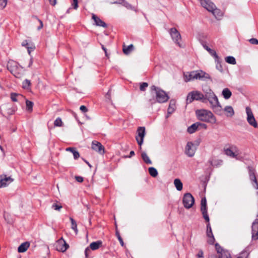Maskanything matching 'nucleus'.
Segmentation results:
<instances>
[{"label":"nucleus","instance_id":"obj_22","mask_svg":"<svg viewBox=\"0 0 258 258\" xmlns=\"http://www.w3.org/2000/svg\"><path fill=\"white\" fill-rule=\"evenodd\" d=\"M223 110L225 112V115L227 117H232L234 114V109L231 106H226Z\"/></svg>","mask_w":258,"mask_h":258},{"label":"nucleus","instance_id":"obj_2","mask_svg":"<svg viewBox=\"0 0 258 258\" xmlns=\"http://www.w3.org/2000/svg\"><path fill=\"white\" fill-rule=\"evenodd\" d=\"M151 91L154 97L149 100V102L151 105L157 102L159 103H165L169 99V96L165 91L155 85L151 87Z\"/></svg>","mask_w":258,"mask_h":258},{"label":"nucleus","instance_id":"obj_36","mask_svg":"<svg viewBox=\"0 0 258 258\" xmlns=\"http://www.w3.org/2000/svg\"><path fill=\"white\" fill-rule=\"evenodd\" d=\"M225 61L226 62L232 64H235L236 63V59L235 58L232 56H229L225 57Z\"/></svg>","mask_w":258,"mask_h":258},{"label":"nucleus","instance_id":"obj_1","mask_svg":"<svg viewBox=\"0 0 258 258\" xmlns=\"http://www.w3.org/2000/svg\"><path fill=\"white\" fill-rule=\"evenodd\" d=\"M204 101L205 103L207 101H209L211 108L216 114L219 115L222 114V106L219 102L218 97L211 89H209L205 92Z\"/></svg>","mask_w":258,"mask_h":258},{"label":"nucleus","instance_id":"obj_44","mask_svg":"<svg viewBox=\"0 0 258 258\" xmlns=\"http://www.w3.org/2000/svg\"><path fill=\"white\" fill-rule=\"evenodd\" d=\"M252 240L258 239V230H251Z\"/></svg>","mask_w":258,"mask_h":258},{"label":"nucleus","instance_id":"obj_12","mask_svg":"<svg viewBox=\"0 0 258 258\" xmlns=\"http://www.w3.org/2000/svg\"><path fill=\"white\" fill-rule=\"evenodd\" d=\"M192 78H194V80L196 79L205 81L206 79H210V75L202 70L192 71Z\"/></svg>","mask_w":258,"mask_h":258},{"label":"nucleus","instance_id":"obj_15","mask_svg":"<svg viewBox=\"0 0 258 258\" xmlns=\"http://www.w3.org/2000/svg\"><path fill=\"white\" fill-rule=\"evenodd\" d=\"M225 153L226 155L232 158H237L239 155V151L235 146H232L229 148L224 150Z\"/></svg>","mask_w":258,"mask_h":258},{"label":"nucleus","instance_id":"obj_59","mask_svg":"<svg viewBox=\"0 0 258 258\" xmlns=\"http://www.w3.org/2000/svg\"><path fill=\"white\" fill-rule=\"evenodd\" d=\"M90 248L89 247H87L85 250V254L86 257L88 256V252L90 251Z\"/></svg>","mask_w":258,"mask_h":258},{"label":"nucleus","instance_id":"obj_23","mask_svg":"<svg viewBox=\"0 0 258 258\" xmlns=\"http://www.w3.org/2000/svg\"><path fill=\"white\" fill-rule=\"evenodd\" d=\"M30 246V243L29 242H25L22 243L18 248V251L19 252H25L27 249L29 248Z\"/></svg>","mask_w":258,"mask_h":258},{"label":"nucleus","instance_id":"obj_62","mask_svg":"<svg viewBox=\"0 0 258 258\" xmlns=\"http://www.w3.org/2000/svg\"><path fill=\"white\" fill-rule=\"evenodd\" d=\"M49 2V3L52 6H55L56 4V0H48Z\"/></svg>","mask_w":258,"mask_h":258},{"label":"nucleus","instance_id":"obj_39","mask_svg":"<svg viewBox=\"0 0 258 258\" xmlns=\"http://www.w3.org/2000/svg\"><path fill=\"white\" fill-rule=\"evenodd\" d=\"M115 235H116L118 240H119L120 245L122 246H124V243L123 242V239L121 238V237L120 236L119 232L118 231V230L117 229V228H116Z\"/></svg>","mask_w":258,"mask_h":258},{"label":"nucleus","instance_id":"obj_16","mask_svg":"<svg viewBox=\"0 0 258 258\" xmlns=\"http://www.w3.org/2000/svg\"><path fill=\"white\" fill-rule=\"evenodd\" d=\"M91 148L93 150L98 152L101 155H103L105 153L104 147L98 141H93L92 142Z\"/></svg>","mask_w":258,"mask_h":258},{"label":"nucleus","instance_id":"obj_37","mask_svg":"<svg viewBox=\"0 0 258 258\" xmlns=\"http://www.w3.org/2000/svg\"><path fill=\"white\" fill-rule=\"evenodd\" d=\"M70 219L71 222L72 226L71 228L75 231V232L77 233L78 232L77 229V225L76 221L72 217L70 218Z\"/></svg>","mask_w":258,"mask_h":258},{"label":"nucleus","instance_id":"obj_19","mask_svg":"<svg viewBox=\"0 0 258 258\" xmlns=\"http://www.w3.org/2000/svg\"><path fill=\"white\" fill-rule=\"evenodd\" d=\"M92 19L94 21L95 24L96 26L102 27L103 28L107 27V24L94 14H92Z\"/></svg>","mask_w":258,"mask_h":258},{"label":"nucleus","instance_id":"obj_14","mask_svg":"<svg viewBox=\"0 0 258 258\" xmlns=\"http://www.w3.org/2000/svg\"><path fill=\"white\" fill-rule=\"evenodd\" d=\"M169 32L172 39L175 42V43H176L179 47H181V45L179 41L181 40V37L180 34L177 31V30L175 28H172L170 29Z\"/></svg>","mask_w":258,"mask_h":258},{"label":"nucleus","instance_id":"obj_11","mask_svg":"<svg viewBox=\"0 0 258 258\" xmlns=\"http://www.w3.org/2000/svg\"><path fill=\"white\" fill-rule=\"evenodd\" d=\"M137 135L136 137V140L141 149L144 139L146 135V129L144 126H140L138 128L137 131Z\"/></svg>","mask_w":258,"mask_h":258},{"label":"nucleus","instance_id":"obj_60","mask_svg":"<svg viewBox=\"0 0 258 258\" xmlns=\"http://www.w3.org/2000/svg\"><path fill=\"white\" fill-rule=\"evenodd\" d=\"M38 21L40 23V25H39V26L38 27L37 29L38 30H40L42 28V27L43 26V22H42V21L41 20H40V19H38Z\"/></svg>","mask_w":258,"mask_h":258},{"label":"nucleus","instance_id":"obj_51","mask_svg":"<svg viewBox=\"0 0 258 258\" xmlns=\"http://www.w3.org/2000/svg\"><path fill=\"white\" fill-rule=\"evenodd\" d=\"M72 6L73 8L76 10L78 8V0H73V2L72 3Z\"/></svg>","mask_w":258,"mask_h":258},{"label":"nucleus","instance_id":"obj_57","mask_svg":"<svg viewBox=\"0 0 258 258\" xmlns=\"http://www.w3.org/2000/svg\"><path fill=\"white\" fill-rule=\"evenodd\" d=\"M105 98L109 100L111 99V89H109L107 93L105 94Z\"/></svg>","mask_w":258,"mask_h":258},{"label":"nucleus","instance_id":"obj_7","mask_svg":"<svg viewBox=\"0 0 258 258\" xmlns=\"http://www.w3.org/2000/svg\"><path fill=\"white\" fill-rule=\"evenodd\" d=\"M201 5L209 12H211L214 15H216L217 12H220V10L216 8L215 4L210 0H200Z\"/></svg>","mask_w":258,"mask_h":258},{"label":"nucleus","instance_id":"obj_34","mask_svg":"<svg viewBox=\"0 0 258 258\" xmlns=\"http://www.w3.org/2000/svg\"><path fill=\"white\" fill-rule=\"evenodd\" d=\"M134 49V46L133 44H131L127 47L123 46V52L125 54H129Z\"/></svg>","mask_w":258,"mask_h":258},{"label":"nucleus","instance_id":"obj_61","mask_svg":"<svg viewBox=\"0 0 258 258\" xmlns=\"http://www.w3.org/2000/svg\"><path fill=\"white\" fill-rule=\"evenodd\" d=\"M101 48L104 50V51L105 52V56H107V57H108V54L107 52V49L105 47V46L101 44Z\"/></svg>","mask_w":258,"mask_h":258},{"label":"nucleus","instance_id":"obj_47","mask_svg":"<svg viewBox=\"0 0 258 258\" xmlns=\"http://www.w3.org/2000/svg\"><path fill=\"white\" fill-rule=\"evenodd\" d=\"M52 208L55 210L59 211L62 208V206L60 204L55 203L52 205Z\"/></svg>","mask_w":258,"mask_h":258},{"label":"nucleus","instance_id":"obj_29","mask_svg":"<svg viewBox=\"0 0 258 258\" xmlns=\"http://www.w3.org/2000/svg\"><path fill=\"white\" fill-rule=\"evenodd\" d=\"M204 48L207 50L209 53L213 56L214 58H218V55L217 54L216 52L213 50L209 48L207 45H203Z\"/></svg>","mask_w":258,"mask_h":258},{"label":"nucleus","instance_id":"obj_41","mask_svg":"<svg viewBox=\"0 0 258 258\" xmlns=\"http://www.w3.org/2000/svg\"><path fill=\"white\" fill-rule=\"evenodd\" d=\"M31 85V82L29 80L25 79L22 83V87L24 89H28Z\"/></svg>","mask_w":258,"mask_h":258},{"label":"nucleus","instance_id":"obj_54","mask_svg":"<svg viewBox=\"0 0 258 258\" xmlns=\"http://www.w3.org/2000/svg\"><path fill=\"white\" fill-rule=\"evenodd\" d=\"M80 109L83 113H85L88 111L87 108L84 105L81 106L80 107Z\"/></svg>","mask_w":258,"mask_h":258},{"label":"nucleus","instance_id":"obj_6","mask_svg":"<svg viewBox=\"0 0 258 258\" xmlns=\"http://www.w3.org/2000/svg\"><path fill=\"white\" fill-rule=\"evenodd\" d=\"M200 145V142L196 141L195 143L192 142H188L185 148L184 153L189 157H193L197 150V147Z\"/></svg>","mask_w":258,"mask_h":258},{"label":"nucleus","instance_id":"obj_8","mask_svg":"<svg viewBox=\"0 0 258 258\" xmlns=\"http://www.w3.org/2000/svg\"><path fill=\"white\" fill-rule=\"evenodd\" d=\"M182 202L184 207L186 209L190 208L195 203V199L190 193H186L184 195Z\"/></svg>","mask_w":258,"mask_h":258},{"label":"nucleus","instance_id":"obj_4","mask_svg":"<svg viewBox=\"0 0 258 258\" xmlns=\"http://www.w3.org/2000/svg\"><path fill=\"white\" fill-rule=\"evenodd\" d=\"M7 69L11 73L18 79H21L24 75V70L16 61L11 60L8 62Z\"/></svg>","mask_w":258,"mask_h":258},{"label":"nucleus","instance_id":"obj_5","mask_svg":"<svg viewBox=\"0 0 258 258\" xmlns=\"http://www.w3.org/2000/svg\"><path fill=\"white\" fill-rule=\"evenodd\" d=\"M195 100L201 101L203 103H205V101H204V94L200 91L197 90L189 92L186 97V103H191Z\"/></svg>","mask_w":258,"mask_h":258},{"label":"nucleus","instance_id":"obj_52","mask_svg":"<svg viewBox=\"0 0 258 258\" xmlns=\"http://www.w3.org/2000/svg\"><path fill=\"white\" fill-rule=\"evenodd\" d=\"M197 258H202L204 257V252L202 250H200L196 255Z\"/></svg>","mask_w":258,"mask_h":258},{"label":"nucleus","instance_id":"obj_24","mask_svg":"<svg viewBox=\"0 0 258 258\" xmlns=\"http://www.w3.org/2000/svg\"><path fill=\"white\" fill-rule=\"evenodd\" d=\"M199 126V122H197L192 124H191L190 126L187 128V132L189 134L194 133L198 128Z\"/></svg>","mask_w":258,"mask_h":258},{"label":"nucleus","instance_id":"obj_58","mask_svg":"<svg viewBox=\"0 0 258 258\" xmlns=\"http://www.w3.org/2000/svg\"><path fill=\"white\" fill-rule=\"evenodd\" d=\"M199 127L203 128L204 129L207 128V125L206 124L199 122Z\"/></svg>","mask_w":258,"mask_h":258},{"label":"nucleus","instance_id":"obj_40","mask_svg":"<svg viewBox=\"0 0 258 258\" xmlns=\"http://www.w3.org/2000/svg\"><path fill=\"white\" fill-rule=\"evenodd\" d=\"M208 222V223L207 224L206 235H207V236H210V235H213V234L212 232V228L210 225V222Z\"/></svg>","mask_w":258,"mask_h":258},{"label":"nucleus","instance_id":"obj_21","mask_svg":"<svg viewBox=\"0 0 258 258\" xmlns=\"http://www.w3.org/2000/svg\"><path fill=\"white\" fill-rule=\"evenodd\" d=\"M102 245V242L101 240L92 242L90 243L89 247L92 250H95L99 249Z\"/></svg>","mask_w":258,"mask_h":258},{"label":"nucleus","instance_id":"obj_35","mask_svg":"<svg viewBox=\"0 0 258 258\" xmlns=\"http://www.w3.org/2000/svg\"><path fill=\"white\" fill-rule=\"evenodd\" d=\"M193 74H192V71L190 73H187L186 74H184V79L185 82H187L191 80H194V78H192Z\"/></svg>","mask_w":258,"mask_h":258},{"label":"nucleus","instance_id":"obj_31","mask_svg":"<svg viewBox=\"0 0 258 258\" xmlns=\"http://www.w3.org/2000/svg\"><path fill=\"white\" fill-rule=\"evenodd\" d=\"M142 158L143 160V161L148 164H151L152 161L150 159L149 157L147 155V154L145 152H143L142 153Z\"/></svg>","mask_w":258,"mask_h":258},{"label":"nucleus","instance_id":"obj_27","mask_svg":"<svg viewBox=\"0 0 258 258\" xmlns=\"http://www.w3.org/2000/svg\"><path fill=\"white\" fill-rule=\"evenodd\" d=\"M174 184L177 190L180 191L182 189L183 184L181 180L178 178H176L174 180Z\"/></svg>","mask_w":258,"mask_h":258},{"label":"nucleus","instance_id":"obj_18","mask_svg":"<svg viewBox=\"0 0 258 258\" xmlns=\"http://www.w3.org/2000/svg\"><path fill=\"white\" fill-rule=\"evenodd\" d=\"M13 179L10 176L7 177L6 175H4V177L3 178L2 176H1L0 188L6 186L13 182Z\"/></svg>","mask_w":258,"mask_h":258},{"label":"nucleus","instance_id":"obj_20","mask_svg":"<svg viewBox=\"0 0 258 258\" xmlns=\"http://www.w3.org/2000/svg\"><path fill=\"white\" fill-rule=\"evenodd\" d=\"M215 247L217 250V252L220 253L219 258H231V255L228 251L222 250L221 251H220L218 247L219 248L221 247L218 243L215 244Z\"/></svg>","mask_w":258,"mask_h":258},{"label":"nucleus","instance_id":"obj_64","mask_svg":"<svg viewBox=\"0 0 258 258\" xmlns=\"http://www.w3.org/2000/svg\"><path fill=\"white\" fill-rule=\"evenodd\" d=\"M134 155H135V152H134V151H131L130 152V155H129L128 157H130H130H132L133 156H134Z\"/></svg>","mask_w":258,"mask_h":258},{"label":"nucleus","instance_id":"obj_50","mask_svg":"<svg viewBox=\"0 0 258 258\" xmlns=\"http://www.w3.org/2000/svg\"><path fill=\"white\" fill-rule=\"evenodd\" d=\"M35 47L32 43H31V45L30 46H27V51L29 54L32 51H33L35 49Z\"/></svg>","mask_w":258,"mask_h":258},{"label":"nucleus","instance_id":"obj_48","mask_svg":"<svg viewBox=\"0 0 258 258\" xmlns=\"http://www.w3.org/2000/svg\"><path fill=\"white\" fill-rule=\"evenodd\" d=\"M19 95L18 94L16 93H12L11 94V99L13 102L18 101L17 96Z\"/></svg>","mask_w":258,"mask_h":258},{"label":"nucleus","instance_id":"obj_55","mask_svg":"<svg viewBox=\"0 0 258 258\" xmlns=\"http://www.w3.org/2000/svg\"><path fill=\"white\" fill-rule=\"evenodd\" d=\"M22 45L27 48V46H30L31 45V43H29L27 40H26L23 41Z\"/></svg>","mask_w":258,"mask_h":258},{"label":"nucleus","instance_id":"obj_10","mask_svg":"<svg viewBox=\"0 0 258 258\" xmlns=\"http://www.w3.org/2000/svg\"><path fill=\"white\" fill-rule=\"evenodd\" d=\"M246 113L247 114V121L248 123L254 128H258V124L254 117L252 111L250 107H246Z\"/></svg>","mask_w":258,"mask_h":258},{"label":"nucleus","instance_id":"obj_17","mask_svg":"<svg viewBox=\"0 0 258 258\" xmlns=\"http://www.w3.org/2000/svg\"><path fill=\"white\" fill-rule=\"evenodd\" d=\"M69 247V245L62 239H60L57 241L56 249L58 251L64 252Z\"/></svg>","mask_w":258,"mask_h":258},{"label":"nucleus","instance_id":"obj_42","mask_svg":"<svg viewBox=\"0 0 258 258\" xmlns=\"http://www.w3.org/2000/svg\"><path fill=\"white\" fill-rule=\"evenodd\" d=\"M62 122L60 117H57L54 122V125L55 126H61Z\"/></svg>","mask_w":258,"mask_h":258},{"label":"nucleus","instance_id":"obj_56","mask_svg":"<svg viewBox=\"0 0 258 258\" xmlns=\"http://www.w3.org/2000/svg\"><path fill=\"white\" fill-rule=\"evenodd\" d=\"M75 179L78 182L80 183L82 182L84 180L83 177L80 176H76Z\"/></svg>","mask_w":258,"mask_h":258},{"label":"nucleus","instance_id":"obj_33","mask_svg":"<svg viewBox=\"0 0 258 258\" xmlns=\"http://www.w3.org/2000/svg\"><path fill=\"white\" fill-rule=\"evenodd\" d=\"M149 174L153 177H155L158 175V171L156 168L153 167H149L148 169Z\"/></svg>","mask_w":258,"mask_h":258},{"label":"nucleus","instance_id":"obj_49","mask_svg":"<svg viewBox=\"0 0 258 258\" xmlns=\"http://www.w3.org/2000/svg\"><path fill=\"white\" fill-rule=\"evenodd\" d=\"M7 4V0H0V9H3L6 7Z\"/></svg>","mask_w":258,"mask_h":258},{"label":"nucleus","instance_id":"obj_46","mask_svg":"<svg viewBox=\"0 0 258 258\" xmlns=\"http://www.w3.org/2000/svg\"><path fill=\"white\" fill-rule=\"evenodd\" d=\"M148 86V84L146 82H143L140 84V89L141 91H144Z\"/></svg>","mask_w":258,"mask_h":258},{"label":"nucleus","instance_id":"obj_45","mask_svg":"<svg viewBox=\"0 0 258 258\" xmlns=\"http://www.w3.org/2000/svg\"><path fill=\"white\" fill-rule=\"evenodd\" d=\"M207 237H208L207 242L210 245H213L214 243V242L215 240L214 235H210V236H207Z\"/></svg>","mask_w":258,"mask_h":258},{"label":"nucleus","instance_id":"obj_3","mask_svg":"<svg viewBox=\"0 0 258 258\" xmlns=\"http://www.w3.org/2000/svg\"><path fill=\"white\" fill-rule=\"evenodd\" d=\"M196 115L198 120L214 124L216 122V118L213 113L208 110L201 109L196 111Z\"/></svg>","mask_w":258,"mask_h":258},{"label":"nucleus","instance_id":"obj_28","mask_svg":"<svg viewBox=\"0 0 258 258\" xmlns=\"http://www.w3.org/2000/svg\"><path fill=\"white\" fill-rule=\"evenodd\" d=\"M175 103L174 100H171L169 105V107L167 109L168 113L171 114L175 110Z\"/></svg>","mask_w":258,"mask_h":258},{"label":"nucleus","instance_id":"obj_25","mask_svg":"<svg viewBox=\"0 0 258 258\" xmlns=\"http://www.w3.org/2000/svg\"><path fill=\"white\" fill-rule=\"evenodd\" d=\"M67 151H70L72 153L74 156V158L75 160L78 159L80 157V154L78 151H77L75 148L74 147H69L66 149Z\"/></svg>","mask_w":258,"mask_h":258},{"label":"nucleus","instance_id":"obj_38","mask_svg":"<svg viewBox=\"0 0 258 258\" xmlns=\"http://www.w3.org/2000/svg\"><path fill=\"white\" fill-rule=\"evenodd\" d=\"M26 109L29 111H32L33 109V103L28 100L26 101Z\"/></svg>","mask_w":258,"mask_h":258},{"label":"nucleus","instance_id":"obj_9","mask_svg":"<svg viewBox=\"0 0 258 258\" xmlns=\"http://www.w3.org/2000/svg\"><path fill=\"white\" fill-rule=\"evenodd\" d=\"M248 174L249 179L251 181L253 187L256 189H258V181L256 177V171L254 168L252 166H248Z\"/></svg>","mask_w":258,"mask_h":258},{"label":"nucleus","instance_id":"obj_26","mask_svg":"<svg viewBox=\"0 0 258 258\" xmlns=\"http://www.w3.org/2000/svg\"><path fill=\"white\" fill-rule=\"evenodd\" d=\"M222 94L225 99H228L231 97L232 93L228 88H226L223 90Z\"/></svg>","mask_w":258,"mask_h":258},{"label":"nucleus","instance_id":"obj_32","mask_svg":"<svg viewBox=\"0 0 258 258\" xmlns=\"http://www.w3.org/2000/svg\"><path fill=\"white\" fill-rule=\"evenodd\" d=\"M215 60L216 62V67L217 69L220 72H222L223 67L221 64V61L220 57L218 56V58H215Z\"/></svg>","mask_w":258,"mask_h":258},{"label":"nucleus","instance_id":"obj_63","mask_svg":"<svg viewBox=\"0 0 258 258\" xmlns=\"http://www.w3.org/2000/svg\"><path fill=\"white\" fill-rule=\"evenodd\" d=\"M222 15V13H221V12L220 11V12H217L216 13V15H214L216 18H217L218 17H220Z\"/></svg>","mask_w":258,"mask_h":258},{"label":"nucleus","instance_id":"obj_53","mask_svg":"<svg viewBox=\"0 0 258 258\" xmlns=\"http://www.w3.org/2000/svg\"><path fill=\"white\" fill-rule=\"evenodd\" d=\"M249 41L252 44H258V40L256 38H251Z\"/></svg>","mask_w":258,"mask_h":258},{"label":"nucleus","instance_id":"obj_43","mask_svg":"<svg viewBox=\"0 0 258 258\" xmlns=\"http://www.w3.org/2000/svg\"><path fill=\"white\" fill-rule=\"evenodd\" d=\"M251 230H258V219H255L252 223Z\"/></svg>","mask_w":258,"mask_h":258},{"label":"nucleus","instance_id":"obj_13","mask_svg":"<svg viewBox=\"0 0 258 258\" xmlns=\"http://www.w3.org/2000/svg\"><path fill=\"white\" fill-rule=\"evenodd\" d=\"M201 211L203 216L206 222L210 221V218L208 214L207 200L205 197L203 198L201 201Z\"/></svg>","mask_w":258,"mask_h":258},{"label":"nucleus","instance_id":"obj_30","mask_svg":"<svg viewBox=\"0 0 258 258\" xmlns=\"http://www.w3.org/2000/svg\"><path fill=\"white\" fill-rule=\"evenodd\" d=\"M114 4H121L124 7L128 9H131L132 8V5L125 0H120V2H115Z\"/></svg>","mask_w":258,"mask_h":258}]
</instances>
